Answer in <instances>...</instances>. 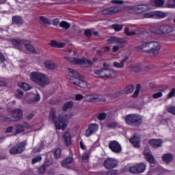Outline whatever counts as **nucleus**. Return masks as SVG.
<instances>
[{"label": "nucleus", "instance_id": "obj_1", "mask_svg": "<svg viewBox=\"0 0 175 175\" xmlns=\"http://www.w3.org/2000/svg\"><path fill=\"white\" fill-rule=\"evenodd\" d=\"M161 45L157 42H144L142 44L137 47V51L141 53H149L150 55L157 57L159 54V50H161Z\"/></svg>", "mask_w": 175, "mask_h": 175}, {"label": "nucleus", "instance_id": "obj_2", "mask_svg": "<svg viewBox=\"0 0 175 175\" xmlns=\"http://www.w3.org/2000/svg\"><path fill=\"white\" fill-rule=\"evenodd\" d=\"M49 120H51V121L54 122L56 129H62V131H65V129H66V125L68 124V116L59 115L58 123V122H57V116H55V109H52L50 112Z\"/></svg>", "mask_w": 175, "mask_h": 175}, {"label": "nucleus", "instance_id": "obj_3", "mask_svg": "<svg viewBox=\"0 0 175 175\" xmlns=\"http://www.w3.org/2000/svg\"><path fill=\"white\" fill-rule=\"evenodd\" d=\"M68 73L70 75V83L75 84L77 87H80V88H87L88 83L85 81L81 80V75L79 72L72 68H69Z\"/></svg>", "mask_w": 175, "mask_h": 175}, {"label": "nucleus", "instance_id": "obj_4", "mask_svg": "<svg viewBox=\"0 0 175 175\" xmlns=\"http://www.w3.org/2000/svg\"><path fill=\"white\" fill-rule=\"evenodd\" d=\"M30 79L33 83H37L41 87L50 84V79H49L47 75L38 72H31L30 74Z\"/></svg>", "mask_w": 175, "mask_h": 175}, {"label": "nucleus", "instance_id": "obj_5", "mask_svg": "<svg viewBox=\"0 0 175 175\" xmlns=\"http://www.w3.org/2000/svg\"><path fill=\"white\" fill-rule=\"evenodd\" d=\"M11 42L15 46L16 49H18L19 50H21V49H23V44H25V49H27L28 51H30L32 54H36L35 47H33L29 41H24L18 38L12 40Z\"/></svg>", "mask_w": 175, "mask_h": 175}, {"label": "nucleus", "instance_id": "obj_6", "mask_svg": "<svg viewBox=\"0 0 175 175\" xmlns=\"http://www.w3.org/2000/svg\"><path fill=\"white\" fill-rule=\"evenodd\" d=\"M94 73L102 79H114L117 76V72L110 68H101L100 70H96Z\"/></svg>", "mask_w": 175, "mask_h": 175}, {"label": "nucleus", "instance_id": "obj_7", "mask_svg": "<svg viewBox=\"0 0 175 175\" xmlns=\"http://www.w3.org/2000/svg\"><path fill=\"white\" fill-rule=\"evenodd\" d=\"M125 122L128 125H133V126H139L143 123L142 116L136 114L128 115L125 118Z\"/></svg>", "mask_w": 175, "mask_h": 175}, {"label": "nucleus", "instance_id": "obj_8", "mask_svg": "<svg viewBox=\"0 0 175 175\" xmlns=\"http://www.w3.org/2000/svg\"><path fill=\"white\" fill-rule=\"evenodd\" d=\"M25 146H27V140L18 143L10 150V154H12V155L22 154L25 151Z\"/></svg>", "mask_w": 175, "mask_h": 175}, {"label": "nucleus", "instance_id": "obj_9", "mask_svg": "<svg viewBox=\"0 0 175 175\" xmlns=\"http://www.w3.org/2000/svg\"><path fill=\"white\" fill-rule=\"evenodd\" d=\"M64 58L67 61H69V62L74 64V65H85V64H88V65H92V62H91V60L86 59L85 57L80 59L66 56Z\"/></svg>", "mask_w": 175, "mask_h": 175}, {"label": "nucleus", "instance_id": "obj_10", "mask_svg": "<svg viewBox=\"0 0 175 175\" xmlns=\"http://www.w3.org/2000/svg\"><path fill=\"white\" fill-rule=\"evenodd\" d=\"M129 9L132 10V13H137L138 14L150 10V8L147 5L129 6Z\"/></svg>", "mask_w": 175, "mask_h": 175}, {"label": "nucleus", "instance_id": "obj_11", "mask_svg": "<svg viewBox=\"0 0 175 175\" xmlns=\"http://www.w3.org/2000/svg\"><path fill=\"white\" fill-rule=\"evenodd\" d=\"M121 10V6L116 5L110 7L109 8H105L102 11V14L104 16H111L113 14H116V13H118Z\"/></svg>", "mask_w": 175, "mask_h": 175}, {"label": "nucleus", "instance_id": "obj_12", "mask_svg": "<svg viewBox=\"0 0 175 175\" xmlns=\"http://www.w3.org/2000/svg\"><path fill=\"white\" fill-rule=\"evenodd\" d=\"M146 170V164L144 163L137 164L129 168L130 173L137 174V173H143Z\"/></svg>", "mask_w": 175, "mask_h": 175}, {"label": "nucleus", "instance_id": "obj_13", "mask_svg": "<svg viewBox=\"0 0 175 175\" xmlns=\"http://www.w3.org/2000/svg\"><path fill=\"white\" fill-rule=\"evenodd\" d=\"M85 98L88 102H106V98L102 95L87 94Z\"/></svg>", "mask_w": 175, "mask_h": 175}, {"label": "nucleus", "instance_id": "obj_14", "mask_svg": "<svg viewBox=\"0 0 175 175\" xmlns=\"http://www.w3.org/2000/svg\"><path fill=\"white\" fill-rule=\"evenodd\" d=\"M172 31H173V27L168 25H163V26H161L157 30L153 31L152 33H155L156 35H162V33H164V34L170 33V32H172Z\"/></svg>", "mask_w": 175, "mask_h": 175}, {"label": "nucleus", "instance_id": "obj_15", "mask_svg": "<svg viewBox=\"0 0 175 175\" xmlns=\"http://www.w3.org/2000/svg\"><path fill=\"white\" fill-rule=\"evenodd\" d=\"M117 165H118V161L113 158H108L103 163L104 167L108 170L114 169V167H116Z\"/></svg>", "mask_w": 175, "mask_h": 175}, {"label": "nucleus", "instance_id": "obj_16", "mask_svg": "<svg viewBox=\"0 0 175 175\" xmlns=\"http://www.w3.org/2000/svg\"><path fill=\"white\" fill-rule=\"evenodd\" d=\"M107 43L108 44H111L113 43H118L119 44H122L128 43V39L126 38H120L116 36H111L109 39L107 40Z\"/></svg>", "mask_w": 175, "mask_h": 175}, {"label": "nucleus", "instance_id": "obj_17", "mask_svg": "<svg viewBox=\"0 0 175 175\" xmlns=\"http://www.w3.org/2000/svg\"><path fill=\"white\" fill-rule=\"evenodd\" d=\"M109 148L113 152H116V154L120 153L122 151V148H121V145L117 141H111L109 144Z\"/></svg>", "mask_w": 175, "mask_h": 175}, {"label": "nucleus", "instance_id": "obj_18", "mask_svg": "<svg viewBox=\"0 0 175 175\" xmlns=\"http://www.w3.org/2000/svg\"><path fill=\"white\" fill-rule=\"evenodd\" d=\"M99 129V126L96 124H92L89 126L88 129L85 131V136L88 137L95 133Z\"/></svg>", "mask_w": 175, "mask_h": 175}, {"label": "nucleus", "instance_id": "obj_19", "mask_svg": "<svg viewBox=\"0 0 175 175\" xmlns=\"http://www.w3.org/2000/svg\"><path fill=\"white\" fill-rule=\"evenodd\" d=\"M148 143L153 148H158L162 146L163 141L160 139H151Z\"/></svg>", "mask_w": 175, "mask_h": 175}, {"label": "nucleus", "instance_id": "obj_20", "mask_svg": "<svg viewBox=\"0 0 175 175\" xmlns=\"http://www.w3.org/2000/svg\"><path fill=\"white\" fill-rule=\"evenodd\" d=\"M144 155L147 159L148 162H150L152 165H155V159L154 158V156L152 155V153L151 152H148L147 150H144Z\"/></svg>", "mask_w": 175, "mask_h": 175}, {"label": "nucleus", "instance_id": "obj_21", "mask_svg": "<svg viewBox=\"0 0 175 175\" xmlns=\"http://www.w3.org/2000/svg\"><path fill=\"white\" fill-rule=\"evenodd\" d=\"M27 97L29 98V103H34V102H38L40 98L39 94L29 93L27 94Z\"/></svg>", "mask_w": 175, "mask_h": 175}, {"label": "nucleus", "instance_id": "obj_22", "mask_svg": "<svg viewBox=\"0 0 175 175\" xmlns=\"http://www.w3.org/2000/svg\"><path fill=\"white\" fill-rule=\"evenodd\" d=\"M130 142L137 148L140 147V139L136 135H133V137L130 139Z\"/></svg>", "mask_w": 175, "mask_h": 175}, {"label": "nucleus", "instance_id": "obj_23", "mask_svg": "<svg viewBox=\"0 0 175 175\" xmlns=\"http://www.w3.org/2000/svg\"><path fill=\"white\" fill-rule=\"evenodd\" d=\"M128 59H129V57H125L120 62H114L113 63V65L115 68H118V69H122V68H124V64H125V62H126V61H128Z\"/></svg>", "mask_w": 175, "mask_h": 175}, {"label": "nucleus", "instance_id": "obj_24", "mask_svg": "<svg viewBox=\"0 0 175 175\" xmlns=\"http://www.w3.org/2000/svg\"><path fill=\"white\" fill-rule=\"evenodd\" d=\"M10 113L15 114L16 116H15V118L17 120V121H20L23 118V110L21 109L12 110L10 111Z\"/></svg>", "mask_w": 175, "mask_h": 175}, {"label": "nucleus", "instance_id": "obj_25", "mask_svg": "<svg viewBox=\"0 0 175 175\" xmlns=\"http://www.w3.org/2000/svg\"><path fill=\"white\" fill-rule=\"evenodd\" d=\"M44 67L49 70H54V69L57 68V64H55V63L53 62L48 60L44 62Z\"/></svg>", "mask_w": 175, "mask_h": 175}, {"label": "nucleus", "instance_id": "obj_26", "mask_svg": "<svg viewBox=\"0 0 175 175\" xmlns=\"http://www.w3.org/2000/svg\"><path fill=\"white\" fill-rule=\"evenodd\" d=\"M174 158V156L170 153H166L162 157V159L163 162H165V163H170L172 161H173Z\"/></svg>", "mask_w": 175, "mask_h": 175}, {"label": "nucleus", "instance_id": "obj_27", "mask_svg": "<svg viewBox=\"0 0 175 175\" xmlns=\"http://www.w3.org/2000/svg\"><path fill=\"white\" fill-rule=\"evenodd\" d=\"M63 139L65 142V144L67 146H70V144H72V135H70V133H66L63 137Z\"/></svg>", "mask_w": 175, "mask_h": 175}, {"label": "nucleus", "instance_id": "obj_28", "mask_svg": "<svg viewBox=\"0 0 175 175\" xmlns=\"http://www.w3.org/2000/svg\"><path fill=\"white\" fill-rule=\"evenodd\" d=\"M50 44L52 47L57 49H62V47H65V43L58 42L55 40H51Z\"/></svg>", "mask_w": 175, "mask_h": 175}, {"label": "nucleus", "instance_id": "obj_29", "mask_svg": "<svg viewBox=\"0 0 175 175\" xmlns=\"http://www.w3.org/2000/svg\"><path fill=\"white\" fill-rule=\"evenodd\" d=\"M23 18L21 16H15L12 18V24H16L17 25H21L23 24Z\"/></svg>", "mask_w": 175, "mask_h": 175}, {"label": "nucleus", "instance_id": "obj_30", "mask_svg": "<svg viewBox=\"0 0 175 175\" xmlns=\"http://www.w3.org/2000/svg\"><path fill=\"white\" fill-rule=\"evenodd\" d=\"M72 162H73V159L72 157H68L62 161V165L63 167H68V165H70V163H72Z\"/></svg>", "mask_w": 175, "mask_h": 175}, {"label": "nucleus", "instance_id": "obj_31", "mask_svg": "<svg viewBox=\"0 0 175 175\" xmlns=\"http://www.w3.org/2000/svg\"><path fill=\"white\" fill-rule=\"evenodd\" d=\"M133 91H135V86L132 85H129L124 89V94H131V92H133Z\"/></svg>", "mask_w": 175, "mask_h": 175}, {"label": "nucleus", "instance_id": "obj_32", "mask_svg": "<svg viewBox=\"0 0 175 175\" xmlns=\"http://www.w3.org/2000/svg\"><path fill=\"white\" fill-rule=\"evenodd\" d=\"M167 16V14L164 13L161 11H154V17H158L159 18H165Z\"/></svg>", "mask_w": 175, "mask_h": 175}, {"label": "nucleus", "instance_id": "obj_33", "mask_svg": "<svg viewBox=\"0 0 175 175\" xmlns=\"http://www.w3.org/2000/svg\"><path fill=\"white\" fill-rule=\"evenodd\" d=\"M129 69L131 72H140V70H142V67H140L139 64H136L129 67Z\"/></svg>", "mask_w": 175, "mask_h": 175}, {"label": "nucleus", "instance_id": "obj_34", "mask_svg": "<svg viewBox=\"0 0 175 175\" xmlns=\"http://www.w3.org/2000/svg\"><path fill=\"white\" fill-rule=\"evenodd\" d=\"M24 126L23 124H18L16 126V135H18L19 133H23L25 132Z\"/></svg>", "mask_w": 175, "mask_h": 175}, {"label": "nucleus", "instance_id": "obj_35", "mask_svg": "<svg viewBox=\"0 0 175 175\" xmlns=\"http://www.w3.org/2000/svg\"><path fill=\"white\" fill-rule=\"evenodd\" d=\"M121 95V92H116L113 94H107V97L109 99H116V98H118Z\"/></svg>", "mask_w": 175, "mask_h": 175}, {"label": "nucleus", "instance_id": "obj_36", "mask_svg": "<svg viewBox=\"0 0 175 175\" xmlns=\"http://www.w3.org/2000/svg\"><path fill=\"white\" fill-rule=\"evenodd\" d=\"M165 3L163 0H155L153 3H152V6H157V8H161Z\"/></svg>", "mask_w": 175, "mask_h": 175}, {"label": "nucleus", "instance_id": "obj_37", "mask_svg": "<svg viewBox=\"0 0 175 175\" xmlns=\"http://www.w3.org/2000/svg\"><path fill=\"white\" fill-rule=\"evenodd\" d=\"M59 27L64 29H69L70 28V24L66 21H62L59 24Z\"/></svg>", "mask_w": 175, "mask_h": 175}, {"label": "nucleus", "instance_id": "obj_38", "mask_svg": "<svg viewBox=\"0 0 175 175\" xmlns=\"http://www.w3.org/2000/svg\"><path fill=\"white\" fill-rule=\"evenodd\" d=\"M40 20L44 24H46V25H50L51 24V21L49 18H46V17H44L43 16H40Z\"/></svg>", "mask_w": 175, "mask_h": 175}, {"label": "nucleus", "instance_id": "obj_39", "mask_svg": "<svg viewBox=\"0 0 175 175\" xmlns=\"http://www.w3.org/2000/svg\"><path fill=\"white\" fill-rule=\"evenodd\" d=\"M140 88H142V85L137 84L135 91L133 95V98H137V96L139 95V92H140Z\"/></svg>", "mask_w": 175, "mask_h": 175}, {"label": "nucleus", "instance_id": "obj_40", "mask_svg": "<svg viewBox=\"0 0 175 175\" xmlns=\"http://www.w3.org/2000/svg\"><path fill=\"white\" fill-rule=\"evenodd\" d=\"M144 18H152V17H154V11L144 14Z\"/></svg>", "mask_w": 175, "mask_h": 175}, {"label": "nucleus", "instance_id": "obj_41", "mask_svg": "<svg viewBox=\"0 0 175 175\" xmlns=\"http://www.w3.org/2000/svg\"><path fill=\"white\" fill-rule=\"evenodd\" d=\"M20 87L22 88V90H24V91H28L29 90H31V86L25 83H22L20 85Z\"/></svg>", "mask_w": 175, "mask_h": 175}, {"label": "nucleus", "instance_id": "obj_42", "mask_svg": "<svg viewBox=\"0 0 175 175\" xmlns=\"http://www.w3.org/2000/svg\"><path fill=\"white\" fill-rule=\"evenodd\" d=\"M73 107V102L68 101L64 105V110L66 111L67 109H72Z\"/></svg>", "mask_w": 175, "mask_h": 175}, {"label": "nucleus", "instance_id": "obj_43", "mask_svg": "<svg viewBox=\"0 0 175 175\" xmlns=\"http://www.w3.org/2000/svg\"><path fill=\"white\" fill-rule=\"evenodd\" d=\"M111 28L116 31H120L122 29V25L118 24H114L111 25Z\"/></svg>", "mask_w": 175, "mask_h": 175}, {"label": "nucleus", "instance_id": "obj_44", "mask_svg": "<svg viewBox=\"0 0 175 175\" xmlns=\"http://www.w3.org/2000/svg\"><path fill=\"white\" fill-rule=\"evenodd\" d=\"M41 161H42V157L37 156L31 160V163H33V165H34V163H36L37 162H40Z\"/></svg>", "mask_w": 175, "mask_h": 175}, {"label": "nucleus", "instance_id": "obj_45", "mask_svg": "<svg viewBox=\"0 0 175 175\" xmlns=\"http://www.w3.org/2000/svg\"><path fill=\"white\" fill-rule=\"evenodd\" d=\"M12 121L17 122L18 120L16 119L15 116H11V117L7 116L5 118V122H11Z\"/></svg>", "mask_w": 175, "mask_h": 175}, {"label": "nucleus", "instance_id": "obj_46", "mask_svg": "<svg viewBox=\"0 0 175 175\" xmlns=\"http://www.w3.org/2000/svg\"><path fill=\"white\" fill-rule=\"evenodd\" d=\"M46 166H47V164L44 163L39 168L40 174H42L46 172Z\"/></svg>", "mask_w": 175, "mask_h": 175}, {"label": "nucleus", "instance_id": "obj_47", "mask_svg": "<svg viewBox=\"0 0 175 175\" xmlns=\"http://www.w3.org/2000/svg\"><path fill=\"white\" fill-rule=\"evenodd\" d=\"M117 126V123L116 122H111L107 124V128L108 129H113V128H116Z\"/></svg>", "mask_w": 175, "mask_h": 175}, {"label": "nucleus", "instance_id": "obj_48", "mask_svg": "<svg viewBox=\"0 0 175 175\" xmlns=\"http://www.w3.org/2000/svg\"><path fill=\"white\" fill-rule=\"evenodd\" d=\"M97 118L98 120H100V121L105 120L106 119V113H101L98 114V116H97Z\"/></svg>", "mask_w": 175, "mask_h": 175}, {"label": "nucleus", "instance_id": "obj_49", "mask_svg": "<svg viewBox=\"0 0 175 175\" xmlns=\"http://www.w3.org/2000/svg\"><path fill=\"white\" fill-rule=\"evenodd\" d=\"M162 95H163L162 92H159L153 94L152 98H154V99H158V98H161V96H162Z\"/></svg>", "mask_w": 175, "mask_h": 175}, {"label": "nucleus", "instance_id": "obj_50", "mask_svg": "<svg viewBox=\"0 0 175 175\" xmlns=\"http://www.w3.org/2000/svg\"><path fill=\"white\" fill-rule=\"evenodd\" d=\"M55 158H61V149L58 148L55 152Z\"/></svg>", "mask_w": 175, "mask_h": 175}, {"label": "nucleus", "instance_id": "obj_51", "mask_svg": "<svg viewBox=\"0 0 175 175\" xmlns=\"http://www.w3.org/2000/svg\"><path fill=\"white\" fill-rule=\"evenodd\" d=\"M174 94H175V88H173L171 90L170 92L167 96V98L170 99V98L174 96Z\"/></svg>", "mask_w": 175, "mask_h": 175}, {"label": "nucleus", "instance_id": "obj_52", "mask_svg": "<svg viewBox=\"0 0 175 175\" xmlns=\"http://www.w3.org/2000/svg\"><path fill=\"white\" fill-rule=\"evenodd\" d=\"M168 113H171V114H174L175 116V107H170L167 109Z\"/></svg>", "mask_w": 175, "mask_h": 175}, {"label": "nucleus", "instance_id": "obj_53", "mask_svg": "<svg viewBox=\"0 0 175 175\" xmlns=\"http://www.w3.org/2000/svg\"><path fill=\"white\" fill-rule=\"evenodd\" d=\"M111 2L116 5H122V3H124L122 0H112Z\"/></svg>", "mask_w": 175, "mask_h": 175}, {"label": "nucleus", "instance_id": "obj_54", "mask_svg": "<svg viewBox=\"0 0 175 175\" xmlns=\"http://www.w3.org/2000/svg\"><path fill=\"white\" fill-rule=\"evenodd\" d=\"M106 175H117V170H112L108 171L106 173Z\"/></svg>", "mask_w": 175, "mask_h": 175}, {"label": "nucleus", "instance_id": "obj_55", "mask_svg": "<svg viewBox=\"0 0 175 175\" xmlns=\"http://www.w3.org/2000/svg\"><path fill=\"white\" fill-rule=\"evenodd\" d=\"M6 61V59L5 58V55H3V53L0 52V62L3 64Z\"/></svg>", "mask_w": 175, "mask_h": 175}, {"label": "nucleus", "instance_id": "obj_56", "mask_svg": "<svg viewBox=\"0 0 175 175\" xmlns=\"http://www.w3.org/2000/svg\"><path fill=\"white\" fill-rule=\"evenodd\" d=\"M85 36H87V38H90V36L92 35V33H91V30L90 29L85 30Z\"/></svg>", "mask_w": 175, "mask_h": 175}, {"label": "nucleus", "instance_id": "obj_57", "mask_svg": "<svg viewBox=\"0 0 175 175\" xmlns=\"http://www.w3.org/2000/svg\"><path fill=\"white\" fill-rule=\"evenodd\" d=\"M16 91L18 93V94L16 95V98H20L18 97V95H20V96H23L24 95V92H23V90H17Z\"/></svg>", "mask_w": 175, "mask_h": 175}, {"label": "nucleus", "instance_id": "obj_58", "mask_svg": "<svg viewBox=\"0 0 175 175\" xmlns=\"http://www.w3.org/2000/svg\"><path fill=\"white\" fill-rule=\"evenodd\" d=\"M84 98V96H83V95H81V94H78L75 96V98L77 100H81V99H83Z\"/></svg>", "mask_w": 175, "mask_h": 175}, {"label": "nucleus", "instance_id": "obj_59", "mask_svg": "<svg viewBox=\"0 0 175 175\" xmlns=\"http://www.w3.org/2000/svg\"><path fill=\"white\" fill-rule=\"evenodd\" d=\"M40 151H42V148H34L32 150V152L33 154H36V152H40Z\"/></svg>", "mask_w": 175, "mask_h": 175}, {"label": "nucleus", "instance_id": "obj_60", "mask_svg": "<svg viewBox=\"0 0 175 175\" xmlns=\"http://www.w3.org/2000/svg\"><path fill=\"white\" fill-rule=\"evenodd\" d=\"M53 24V25H55V27H57L59 24V19L58 18L54 19Z\"/></svg>", "mask_w": 175, "mask_h": 175}, {"label": "nucleus", "instance_id": "obj_61", "mask_svg": "<svg viewBox=\"0 0 175 175\" xmlns=\"http://www.w3.org/2000/svg\"><path fill=\"white\" fill-rule=\"evenodd\" d=\"M88 158H90V156L87 154V153H84L83 155H82V159L83 161H85L87 159H88Z\"/></svg>", "mask_w": 175, "mask_h": 175}, {"label": "nucleus", "instance_id": "obj_62", "mask_svg": "<svg viewBox=\"0 0 175 175\" xmlns=\"http://www.w3.org/2000/svg\"><path fill=\"white\" fill-rule=\"evenodd\" d=\"M13 131V126H9L5 130V133H10Z\"/></svg>", "mask_w": 175, "mask_h": 175}, {"label": "nucleus", "instance_id": "obj_63", "mask_svg": "<svg viewBox=\"0 0 175 175\" xmlns=\"http://www.w3.org/2000/svg\"><path fill=\"white\" fill-rule=\"evenodd\" d=\"M120 50V46H113V53H117Z\"/></svg>", "mask_w": 175, "mask_h": 175}, {"label": "nucleus", "instance_id": "obj_64", "mask_svg": "<svg viewBox=\"0 0 175 175\" xmlns=\"http://www.w3.org/2000/svg\"><path fill=\"white\" fill-rule=\"evenodd\" d=\"M124 33L129 36L130 31H129V27H125L124 29Z\"/></svg>", "mask_w": 175, "mask_h": 175}]
</instances>
